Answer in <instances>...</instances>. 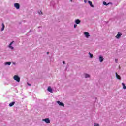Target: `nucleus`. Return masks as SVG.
<instances>
[{"instance_id":"obj_1","label":"nucleus","mask_w":126,"mask_h":126,"mask_svg":"<svg viewBox=\"0 0 126 126\" xmlns=\"http://www.w3.org/2000/svg\"><path fill=\"white\" fill-rule=\"evenodd\" d=\"M83 34L85 38H86V39H89L90 38V34L88 32H84Z\"/></svg>"},{"instance_id":"obj_2","label":"nucleus","mask_w":126,"mask_h":126,"mask_svg":"<svg viewBox=\"0 0 126 126\" xmlns=\"http://www.w3.org/2000/svg\"><path fill=\"white\" fill-rule=\"evenodd\" d=\"M13 79L14 80L17 81V82H19L20 81V78L19 77V76L16 75L13 76Z\"/></svg>"},{"instance_id":"obj_3","label":"nucleus","mask_w":126,"mask_h":126,"mask_svg":"<svg viewBox=\"0 0 126 126\" xmlns=\"http://www.w3.org/2000/svg\"><path fill=\"white\" fill-rule=\"evenodd\" d=\"M14 7L17 10L20 8V4L18 3H15L14 4Z\"/></svg>"},{"instance_id":"obj_4","label":"nucleus","mask_w":126,"mask_h":126,"mask_svg":"<svg viewBox=\"0 0 126 126\" xmlns=\"http://www.w3.org/2000/svg\"><path fill=\"white\" fill-rule=\"evenodd\" d=\"M14 43V41H12L8 46V48H9L10 50H13L14 49V47H13V43Z\"/></svg>"},{"instance_id":"obj_5","label":"nucleus","mask_w":126,"mask_h":126,"mask_svg":"<svg viewBox=\"0 0 126 126\" xmlns=\"http://www.w3.org/2000/svg\"><path fill=\"white\" fill-rule=\"evenodd\" d=\"M43 122H45L46 124H50L51 123V120L49 118H45L42 119Z\"/></svg>"},{"instance_id":"obj_6","label":"nucleus","mask_w":126,"mask_h":126,"mask_svg":"<svg viewBox=\"0 0 126 126\" xmlns=\"http://www.w3.org/2000/svg\"><path fill=\"white\" fill-rule=\"evenodd\" d=\"M57 103L59 105V106H60V107H63H63H64V103H63V102H62L60 101H57Z\"/></svg>"},{"instance_id":"obj_7","label":"nucleus","mask_w":126,"mask_h":126,"mask_svg":"<svg viewBox=\"0 0 126 126\" xmlns=\"http://www.w3.org/2000/svg\"><path fill=\"white\" fill-rule=\"evenodd\" d=\"M122 35H123V34H122V32H118L117 35L115 36V38H116V39H120V38H121V37H122Z\"/></svg>"},{"instance_id":"obj_8","label":"nucleus","mask_w":126,"mask_h":126,"mask_svg":"<svg viewBox=\"0 0 126 126\" xmlns=\"http://www.w3.org/2000/svg\"><path fill=\"white\" fill-rule=\"evenodd\" d=\"M99 61L100 63H103L104 61V57L102 55L99 56Z\"/></svg>"},{"instance_id":"obj_9","label":"nucleus","mask_w":126,"mask_h":126,"mask_svg":"<svg viewBox=\"0 0 126 126\" xmlns=\"http://www.w3.org/2000/svg\"><path fill=\"white\" fill-rule=\"evenodd\" d=\"M47 90L49 91V92H50V93H53V89H52V87H48Z\"/></svg>"},{"instance_id":"obj_10","label":"nucleus","mask_w":126,"mask_h":126,"mask_svg":"<svg viewBox=\"0 0 126 126\" xmlns=\"http://www.w3.org/2000/svg\"><path fill=\"white\" fill-rule=\"evenodd\" d=\"M115 75L117 79H118V80H121V76L119 75L117 73H115Z\"/></svg>"},{"instance_id":"obj_11","label":"nucleus","mask_w":126,"mask_h":126,"mask_svg":"<svg viewBox=\"0 0 126 126\" xmlns=\"http://www.w3.org/2000/svg\"><path fill=\"white\" fill-rule=\"evenodd\" d=\"M11 64V62H6L4 63V65H10Z\"/></svg>"},{"instance_id":"obj_12","label":"nucleus","mask_w":126,"mask_h":126,"mask_svg":"<svg viewBox=\"0 0 126 126\" xmlns=\"http://www.w3.org/2000/svg\"><path fill=\"white\" fill-rule=\"evenodd\" d=\"M84 77H85V78H90V75H89V74L85 73L84 74Z\"/></svg>"},{"instance_id":"obj_13","label":"nucleus","mask_w":126,"mask_h":126,"mask_svg":"<svg viewBox=\"0 0 126 126\" xmlns=\"http://www.w3.org/2000/svg\"><path fill=\"white\" fill-rule=\"evenodd\" d=\"M75 22L76 24H79V23L81 22V21L79 19H76L75 20Z\"/></svg>"},{"instance_id":"obj_14","label":"nucleus","mask_w":126,"mask_h":126,"mask_svg":"<svg viewBox=\"0 0 126 126\" xmlns=\"http://www.w3.org/2000/svg\"><path fill=\"white\" fill-rule=\"evenodd\" d=\"M88 3H89V4H90V5L91 7L94 8V5H92V2H91V1H89Z\"/></svg>"},{"instance_id":"obj_15","label":"nucleus","mask_w":126,"mask_h":126,"mask_svg":"<svg viewBox=\"0 0 126 126\" xmlns=\"http://www.w3.org/2000/svg\"><path fill=\"white\" fill-rule=\"evenodd\" d=\"M4 24L3 23L2 24V28L1 29V31H3L4 30Z\"/></svg>"},{"instance_id":"obj_16","label":"nucleus","mask_w":126,"mask_h":126,"mask_svg":"<svg viewBox=\"0 0 126 126\" xmlns=\"http://www.w3.org/2000/svg\"><path fill=\"white\" fill-rule=\"evenodd\" d=\"M122 85L123 87V89H126V84H125V83H122Z\"/></svg>"},{"instance_id":"obj_17","label":"nucleus","mask_w":126,"mask_h":126,"mask_svg":"<svg viewBox=\"0 0 126 126\" xmlns=\"http://www.w3.org/2000/svg\"><path fill=\"white\" fill-rule=\"evenodd\" d=\"M14 104H15V102H11L10 103L9 106L10 107H12V106H13V105H14Z\"/></svg>"},{"instance_id":"obj_18","label":"nucleus","mask_w":126,"mask_h":126,"mask_svg":"<svg viewBox=\"0 0 126 126\" xmlns=\"http://www.w3.org/2000/svg\"><path fill=\"white\" fill-rule=\"evenodd\" d=\"M94 125L95 126H100V125L97 123H94Z\"/></svg>"},{"instance_id":"obj_19","label":"nucleus","mask_w":126,"mask_h":126,"mask_svg":"<svg viewBox=\"0 0 126 126\" xmlns=\"http://www.w3.org/2000/svg\"><path fill=\"white\" fill-rule=\"evenodd\" d=\"M89 55L90 56V58H93V55L91 54L90 52L89 53Z\"/></svg>"},{"instance_id":"obj_20","label":"nucleus","mask_w":126,"mask_h":126,"mask_svg":"<svg viewBox=\"0 0 126 126\" xmlns=\"http://www.w3.org/2000/svg\"><path fill=\"white\" fill-rule=\"evenodd\" d=\"M38 13H39V14H42V11H41V10H38Z\"/></svg>"},{"instance_id":"obj_21","label":"nucleus","mask_w":126,"mask_h":126,"mask_svg":"<svg viewBox=\"0 0 126 126\" xmlns=\"http://www.w3.org/2000/svg\"><path fill=\"white\" fill-rule=\"evenodd\" d=\"M103 5H108V4H107V2H103Z\"/></svg>"},{"instance_id":"obj_22","label":"nucleus","mask_w":126,"mask_h":126,"mask_svg":"<svg viewBox=\"0 0 126 126\" xmlns=\"http://www.w3.org/2000/svg\"><path fill=\"white\" fill-rule=\"evenodd\" d=\"M77 26V25L74 24V28H76V27Z\"/></svg>"},{"instance_id":"obj_23","label":"nucleus","mask_w":126,"mask_h":126,"mask_svg":"<svg viewBox=\"0 0 126 126\" xmlns=\"http://www.w3.org/2000/svg\"><path fill=\"white\" fill-rule=\"evenodd\" d=\"M115 63H117L118 62V59H115Z\"/></svg>"},{"instance_id":"obj_24","label":"nucleus","mask_w":126,"mask_h":126,"mask_svg":"<svg viewBox=\"0 0 126 126\" xmlns=\"http://www.w3.org/2000/svg\"><path fill=\"white\" fill-rule=\"evenodd\" d=\"M12 63L14 65H15V64H16V63L15 62H13Z\"/></svg>"},{"instance_id":"obj_25","label":"nucleus","mask_w":126,"mask_h":126,"mask_svg":"<svg viewBox=\"0 0 126 126\" xmlns=\"http://www.w3.org/2000/svg\"><path fill=\"white\" fill-rule=\"evenodd\" d=\"M84 2H85V3H86V2H87V1L86 0H84Z\"/></svg>"},{"instance_id":"obj_26","label":"nucleus","mask_w":126,"mask_h":126,"mask_svg":"<svg viewBox=\"0 0 126 126\" xmlns=\"http://www.w3.org/2000/svg\"><path fill=\"white\" fill-rule=\"evenodd\" d=\"M49 54H50L49 52H47V55H49Z\"/></svg>"},{"instance_id":"obj_27","label":"nucleus","mask_w":126,"mask_h":126,"mask_svg":"<svg viewBox=\"0 0 126 126\" xmlns=\"http://www.w3.org/2000/svg\"><path fill=\"white\" fill-rule=\"evenodd\" d=\"M63 64H64V61H63Z\"/></svg>"},{"instance_id":"obj_28","label":"nucleus","mask_w":126,"mask_h":126,"mask_svg":"<svg viewBox=\"0 0 126 126\" xmlns=\"http://www.w3.org/2000/svg\"><path fill=\"white\" fill-rule=\"evenodd\" d=\"M28 84V85H30V84Z\"/></svg>"}]
</instances>
